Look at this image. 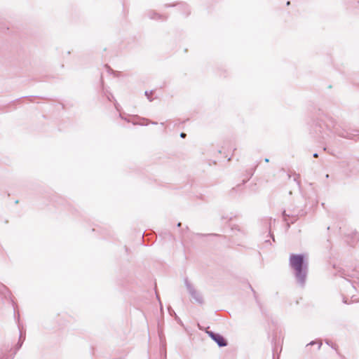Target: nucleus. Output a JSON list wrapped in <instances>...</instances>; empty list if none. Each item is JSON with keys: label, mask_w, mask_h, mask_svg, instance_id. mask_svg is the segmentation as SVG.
I'll use <instances>...</instances> for the list:
<instances>
[{"label": "nucleus", "mask_w": 359, "mask_h": 359, "mask_svg": "<svg viewBox=\"0 0 359 359\" xmlns=\"http://www.w3.org/2000/svg\"><path fill=\"white\" fill-rule=\"evenodd\" d=\"M354 239H355V240L358 239V233L356 232L354 234Z\"/></svg>", "instance_id": "obj_26"}, {"label": "nucleus", "mask_w": 359, "mask_h": 359, "mask_svg": "<svg viewBox=\"0 0 359 359\" xmlns=\"http://www.w3.org/2000/svg\"><path fill=\"white\" fill-rule=\"evenodd\" d=\"M119 116H120V118L121 119H123V120H124V121H127L128 123L132 122L133 125H137V123H136V122H135L133 121H132L130 118H128V117L125 116L124 114H123V113H120L119 114Z\"/></svg>", "instance_id": "obj_11"}, {"label": "nucleus", "mask_w": 359, "mask_h": 359, "mask_svg": "<svg viewBox=\"0 0 359 359\" xmlns=\"http://www.w3.org/2000/svg\"><path fill=\"white\" fill-rule=\"evenodd\" d=\"M235 229H238V231H240V229L238 228V226L235 227Z\"/></svg>", "instance_id": "obj_37"}, {"label": "nucleus", "mask_w": 359, "mask_h": 359, "mask_svg": "<svg viewBox=\"0 0 359 359\" xmlns=\"http://www.w3.org/2000/svg\"><path fill=\"white\" fill-rule=\"evenodd\" d=\"M249 287L251 290V291L253 292V295H254V297H255L256 302H258V298H257V292H255V290L253 289V287H252V285L250 284H249Z\"/></svg>", "instance_id": "obj_14"}, {"label": "nucleus", "mask_w": 359, "mask_h": 359, "mask_svg": "<svg viewBox=\"0 0 359 359\" xmlns=\"http://www.w3.org/2000/svg\"><path fill=\"white\" fill-rule=\"evenodd\" d=\"M101 84H102V86H103V80H102V77H101Z\"/></svg>", "instance_id": "obj_36"}, {"label": "nucleus", "mask_w": 359, "mask_h": 359, "mask_svg": "<svg viewBox=\"0 0 359 359\" xmlns=\"http://www.w3.org/2000/svg\"><path fill=\"white\" fill-rule=\"evenodd\" d=\"M289 266L293 271L297 283L302 287L306 284L309 271V261L305 254L292 253L289 257Z\"/></svg>", "instance_id": "obj_3"}, {"label": "nucleus", "mask_w": 359, "mask_h": 359, "mask_svg": "<svg viewBox=\"0 0 359 359\" xmlns=\"http://www.w3.org/2000/svg\"><path fill=\"white\" fill-rule=\"evenodd\" d=\"M4 29V27L1 25V32L3 31Z\"/></svg>", "instance_id": "obj_40"}, {"label": "nucleus", "mask_w": 359, "mask_h": 359, "mask_svg": "<svg viewBox=\"0 0 359 359\" xmlns=\"http://www.w3.org/2000/svg\"><path fill=\"white\" fill-rule=\"evenodd\" d=\"M175 320L177 321L178 323L182 324V321L179 317H178V318H175Z\"/></svg>", "instance_id": "obj_28"}, {"label": "nucleus", "mask_w": 359, "mask_h": 359, "mask_svg": "<svg viewBox=\"0 0 359 359\" xmlns=\"http://www.w3.org/2000/svg\"><path fill=\"white\" fill-rule=\"evenodd\" d=\"M343 302L344 304H348L347 299L346 297H343Z\"/></svg>", "instance_id": "obj_25"}, {"label": "nucleus", "mask_w": 359, "mask_h": 359, "mask_svg": "<svg viewBox=\"0 0 359 359\" xmlns=\"http://www.w3.org/2000/svg\"><path fill=\"white\" fill-rule=\"evenodd\" d=\"M207 334L219 347H225L228 345L227 339L219 333L213 331H208Z\"/></svg>", "instance_id": "obj_6"}, {"label": "nucleus", "mask_w": 359, "mask_h": 359, "mask_svg": "<svg viewBox=\"0 0 359 359\" xmlns=\"http://www.w3.org/2000/svg\"><path fill=\"white\" fill-rule=\"evenodd\" d=\"M175 320L177 321L178 323L182 324V321L179 317H178V318H175Z\"/></svg>", "instance_id": "obj_27"}, {"label": "nucleus", "mask_w": 359, "mask_h": 359, "mask_svg": "<svg viewBox=\"0 0 359 359\" xmlns=\"http://www.w3.org/2000/svg\"><path fill=\"white\" fill-rule=\"evenodd\" d=\"M264 161H265V162L268 163V162L269 161V158H266L264 159Z\"/></svg>", "instance_id": "obj_35"}, {"label": "nucleus", "mask_w": 359, "mask_h": 359, "mask_svg": "<svg viewBox=\"0 0 359 359\" xmlns=\"http://www.w3.org/2000/svg\"><path fill=\"white\" fill-rule=\"evenodd\" d=\"M339 165L347 176L355 174L359 170V160L355 158L343 160L339 163Z\"/></svg>", "instance_id": "obj_4"}, {"label": "nucleus", "mask_w": 359, "mask_h": 359, "mask_svg": "<svg viewBox=\"0 0 359 359\" xmlns=\"http://www.w3.org/2000/svg\"><path fill=\"white\" fill-rule=\"evenodd\" d=\"M286 5H287V6L290 5V1H287V3H286Z\"/></svg>", "instance_id": "obj_33"}, {"label": "nucleus", "mask_w": 359, "mask_h": 359, "mask_svg": "<svg viewBox=\"0 0 359 359\" xmlns=\"http://www.w3.org/2000/svg\"><path fill=\"white\" fill-rule=\"evenodd\" d=\"M110 97H113V95H107V99H108L109 100H111Z\"/></svg>", "instance_id": "obj_31"}, {"label": "nucleus", "mask_w": 359, "mask_h": 359, "mask_svg": "<svg viewBox=\"0 0 359 359\" xmlns=\"http://www.w3.org/2000/svg\"><path fill=\"white\" fill-rule=\"evenodd\" d=\"M105 67L108 69L109 71L114 72V71L111 69V67L109 65H106Z\"/></svg>", "instance_id": "obj_22"}, {"label": "nucleus", "mask_w": 359, "mask_h": 359, "mask_svg": "<svg viewBox=\"0 0 359 359\" xmlns=\"http://www.w3.org/2000/svg\"><path fill=\"white\" fill-rule=\"evenodd\" d=\"M323 151H327L329 154H332L331 152H330V151H327V147L326 146L323 147Z\"/></svg>", "instance_id": "obj_21"}, {"label": "nucleus", "mask_w": 359, "mask_h": 359, "mask_svg": "<svg viewBox=\"0 0 359 359\" xmlns=\"http://www.w3.org/2000/svg\"><path fill=\"white\" fill-rule=\"evenodd\" d=\"M265 243H270V241L269 240H266Z\"/></svg>", "instance_id": "obj_38"}, {"label": "nucleus", "mask_w": 359, "mask_h": 359, "mask_svg": "<svg viewBox=\"0 0 359 359\" xmlns=\"http://www.w3.org/2000/svg\"><path fill=\"white\" fill-rule=\"evenodd\" d=\"M326 177H327V178H328V177H329V175H328V174H327V175H326Z\"/></svg>", "instance_id": "obj_42"}, {"label": "nucleus", "mask_w": 359, "mask_h": 359, "mask_svg": "<svg viewBox=\"0 0 359 359\" xmlns=\"http://www.w3.org/2000/svg\"><path fill=\"white\" fill-rule=\"evenodd\" d=\"M168 312H169V314L171 316H174L175 318H178V316H177L176 313L175 312V311L172 309L171 306H168Z\"/></svg>", "instance_id": "obj_12"}, {"label": "nucleus", "mask_w": 359, "mask_h": 359, "mask_svg": "<svg viewBox=\"0 0 359 359\" xmlns=\"http://www.w3.org/2000/svg\"><path fill=\"white\" fill-rule=\"evenodd\" d=\"M2 295H4L6 299L8 297V302L13 309L14 317L15 318L17 319L18 321V326L20 330V334L18 341L17 342L14 347L13 346V345L10 346L9 344H5L4 346V348H1V359H13L17 352L20 349L25 340V332H23L20 328V325L19 323L20 313H18V316H16L15 314L17 305L15 304L13 297H11V294L8 291L7 287L1 283V296Z\"/></svg>", "instance_id": "obj_2"}, {"label": "nucleus", "mask_w": 359, "mask_h": 359, "mask_svg": "<svg viewBox=\"0 0 359 359\" xmlns=\"http://www.w3.org/2000/svg\"><path fill=\"white\" fill-rule=\"evenodd\" d=\"M269 233L270 236L272 238L273 241H275L274 236L273 234H271V231H269Z\"/></svg>", "instance_id": "obj_24"}, {"label": "nucleus", "mask_w": 359, "mask_h": 359, "mask_svg": "<svg viewBox=\"0 0 359 359\" xmlns=\"http://www.w3.org/2000/svg\"><path fill=\"white\" fill-rule=\"evenodd\" d=\"M156 297H157V299H158V301H159L160 306H161V309H163V305H162V304H161V302L160 297H159V296H158V294H156Z\"/></svg>", "instance_id": "obj_18"}, {"label": "nucleus", "mask_w": 359, "mask_h": 359, "mask_svg": "<svg viewBox=\"0 0 359 359\" xmlns=\"http://www.w3.org/2000/svg\"><path fill=\"white\" fill-rule=\"evenodd\" d=\"M133 117L134 118H140V117H139L138 116H137V115H136V116H133Z\"/></svg>", "instance_id": "obj_34"}, {"label": "nucleus", "mask_w": 359, "mask_h": 359, "mask_svg": "<svg viewBox=\"0 0 359 359\" xmlns=\"http://www.w3.org/2000/svg\"><path fill=\"white\" fill-rule=\"evenodd\" d=\"M282 215H283V220L287 224V228H290L291 224H294L295 222V221L297 220V217L296 216L287 215L285 210L283 211Z\"/></svg>", "instance_id": "obj_8"}, {"label": "nucleus", "mask_w": 359, "mask_h": 359, "mask_svg": "<svg viewBox=\"0 0 359 359\" xmlns=\"http://www.w3.org/2000/svg\"><path fill=\"white\" fill-rule=\"evenodd\" d=\"M152 93H153V90H151L149 93L147 90H146L144 93L145 95L147 97V99L150 102H151L153 100V98H151V97L150 96V94H152Z\"/></svg>", "instance_id": "obj_15"}, {"label": "nucleus", "mask_w": 359, "mask_h": 359, "mask_svg": "<svg viewBox=\"0 0 359 359\" xmlns=\"http://www.w3.org/2000/svg\"><path fill=\"white\" fill-rule=\"evenodd\" d=\"M277 351V347L275 345L273 348V359H275V353Z\"/></svg>", "instance_id": "obj_17"}, {"label": "nucleus", "mask_w": 359, "mask_h": 359, "mask_svg": "<svg viewBox=\"0 0 359 359\" xmlns=\"http://www.w3.org/2000/svg\"><path fill=\"white\" fill-rule=\"evenodd\" d=\"M142 120H143V121H147V123H140V125L145 126V125H147V124H148L149 121H148L147 118H142Z\"/></svg>", "instance_id": "obj_19"}, {"label": "nucleus", "mask_w": 359, "mask_h": 359, "mask_svg": "<svg viewBox=\"0 0 359 359\" xmlns=\"http://www.w3.org/2000/svg\"><path fill=\"white\" fill-rule=\"evenodd\" d=\"M186 136H187V134H186V133H180V137H181L182 138H184Z\"/></svg>", "instance_id": "obj_20"}, {"label": "nucleus", "mask_w": 359, "mask_h": 359, "mask_svg": "<svg viewBox=\"0 0 359 359\" xmlns=\"http://www.w3.org/2000/svg\"><path fill=\"white\" fill-rule=\"evenodd\" d=\"M316 344H318V350H320L321 346H322V341L320 340L319 341H312L309 343V344H311V346L312 345H314Z\"/></svg>", "instance_id": "obj_13"}, {"label": "nucleus", "mask_w": 359, "mask_h": 359, "mask_svg": "<svg viewBox=\"0 0 359 359\" xmlns=\"http://www.w3.org/2000/svg\"><path fill=\"white\" fill-rule=\"evenodd\" d=\"M313 156L314 158H317V157L318 156V153H314V154H313Z\"/></svg>", "instance_id": "obj_29"}, {"label": "nucleus", "mask_w": 359, "mask_h": 359, "mask_svg": "<svg viewBox=\"0 0 359 359\" xmlns=\"http://www.w3.org/2000/svg\"><path fill=\"white\" fill-rule=\"evenodd\" d=\"M149 123H151L153 125H156L157 124V122H154V121H150Z\"/></svg>", "instance_id": "obj_32"}, {"label": "nucleus", "mask_w": 359, "mask_h": 359, "mask_svg": "<svg viewBox=\"0 0 359 359\" xmlns=\"http://www.w3.org/2000/svg\"><path fill=\"white\" fill-rule=\"evenodd\" d=\"M235 191H236V188H233V189L231 190V191H230V194H231V195H233V193H234Z\"/></svg>", "instance_id": "obj_23"}, {"label": "nucleus", "mask_w": 359, "mask_h": 359, "mask_svg": "<svg viewBox=\"0 0 359 359\" xmlns=\"http://www.w3.org/2000/svg\"><path fill=\"white\" fill-rule=\"evenodd\" d=\"M149 16L151 19L153 20H165L167 19V17H165L163 15L156 13V11H150Z\"/></svg>", "instance_id": "obj_10"}, {"label": "nucleus", "mask_w": 359, "mask_h": 359, "mask_svg": "<svg viewBox=\"0 0 359 359\" xmlns=\"http://www.w3.org/2000/svg\"><path fill=\"white\" fill-rule=\"evenodd\" d=\"M337 275L345 280H346L348 282H349L351 284V286L353 288L356 290L357 285L359 284L358 280V278H355L354 274H350L348 272H346L344 269H341L338 271Z\"/></svg>", "instance_id": "obj_7"}, {"label": "nucleus", "mask_w": 359, "mask_h": 359, "mask_svg": "<svg viewBox=\"0 0 359 359\" xmlns=\"http://www.w3.org/2000/svg\"><path fill=\"white\" fill-rule=\"evenodd\" d=\"M309 133L317 142L327 144L328 138L330 137V133L342 138L353 140L359 134V129L345 128L334 118L320 111L317 118L313 119L310 125Z\"/></svg>", "instance_id": "obj_1"}, {"label": "nucleus", "mask_w": 359, "mask_h": 359, "mask_svg": "<svg viewBox=\"0 0 359 359\" xmlns=\"http://www.w3.org/2000/svg\"><path fill=\"white\" fill-rule=\"evenodd\" d=\"M326 344H328V345H330V341L327 340V341H326Z\"/></svg>", "instance_id": "obj_39"}, {"label": "nucleus", "mask_w": 359, "mask_h": 359, "mask_svg": "<svg viewBox=\"0 0 359 359\" xmlns=\"http://www.w3.org/2000/svg\"><path fill=\"white\" fill-rule=\"evenodd\" d=\"M246 182L245 180H243V184H244Z\"/></svg>", "instance_id": "obj_41"}, {"label": "nucleus", "mask_w": 359, "mask_h": 359, "mask_svg": "<svg viewBox=\"0 0 359 359\" xmlns=\"http://www.w3.org/2000/svg\"><path fill=\"white\" fill-rule=\"evenodd\" d=\"M181 226H182V223H181V222H178V223L177 224V227H181Z\"/></svg>", "instance_id": "obj_30"}, {"label": "nucleus", "mask_w": 359, "mask_h": 359, "mask_svg": "<svg viewBox=\"0 0 359 359\" xmlns=\"http://www.w3.org/2000/svg\"><path fill=\"white\" fill-rule=\"evenodd\" d=\"M185 287L190 294V296L198 304H202L203 303V298L201 293L198 292L192 284L189 282L187 278L184 279Z\"/></svg>", "instance_id": "obj_5"}, {"label": "nucleus", "mask_w": 359, "mask_h": 359, "mask_svg": "<svg viewBox=\"0 0 359 359\" xmlns=\"http://www.w3.org/2000/svg\"><path fill=\"white\" fill-rule=\"evenodd\" d=\"M177 6V4H165V7H174V6ZM177 6H179L180 8L182 9L183 11V12L184 13H186L187 15H188L190 13L189 6L186 4L181 3V4H177Z\"/></svg>", "instance_id": "obj_9"}, {"label": "nucleus", "mask_w": 359, "mask_h": 359, "mask_svg": "<svg viewBox=\"0 0 359 359\" xmlns=\"http://www.w3.org/2000/svg\"><path fill=\"white\" fill-rule=\"evenodd\" d=\"M198 236H219L220 235L217 233H209V234H203V233H196Z\"/></svg>", "instance_id": "obj_16"}]
</instances>
